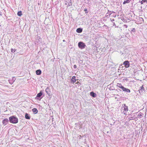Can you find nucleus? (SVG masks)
Wrapping results in <instances>:
<instances>
[{
	"label": "nucleus",
	"instance_id": "bb28decb",
	"mask_svg": "<svg viewBox=\"0 0 147 147\" xmlns=\"http://www.w3.org/2000/svg\"><path fill=\"white\" fill-rule=\"evenodd\" d=\"M115 24L114 23H113V26H115Z\"/></svg>",
	"mask_w": 147,
	"mask_h": 147
},
{
	"label": "nucleus",
	"instance_id": "6ab92c4d",
	"mask_svg": "<svg viewBox=\"0 0 147 147\" xmlns=\"http://www.w3.org/2000/svg\"><path fill=\"white\" fill-rule=\"evenodd\" d=\"M139 20L141 21V22H144V20L142 18H139Z\"/></svg>",
	"mask_w": 147,
	"mask_h": 147
},
{
	"label": "nucleus",
	"instance_id": "f03ea898",
	"mask_svg": "<svg viewBox=\"0 0 147 147\" xmlns=\"http://www.w3.org/2000/svg\"><path fill=\"white\" fill-rule=\"evenodd\" d=\"M78 46L80 48L82 49L85 48L86 45L83 42H80L78 43Z\"/></svg>",
	"mask_w": 147,
	"mask_h": 147
},
{
	"label": "nucleus",
	"instance_id": "412c9836",
	"mask_svg": "<svg viewBox=\"0 0 147 147\" xmlns=\"http://www.w3.org/2000/svg\"><path fill=\"white\" fill-rule=\"evenodd\" d=\"M84 11H85V13H88V12L87 11V10L86 8L84 10Z\"/></svg>",
	"mask_w": 147,
	"mask_h": 147
},
{
	"label": "nucleus",
	"instance_id": "c756f323",
	"mask_svg": "<svg viewBox=\"0 0 147 147\" xmlns=\"http://www.w3.org/2000/svg\"><path fill=\"white\" fill-rule=\"evenodd\" d=\"M63 42H65V40H63Z\"/></svg>",
	"mask_w": 147,
	"mask_h": 147
},
{
	"label": "nucleus",
	"instance_id": "6e6552de",
	"mask_svg": "<svg viewBox=\"0 0 147 147\" xmlns=\"http://www.w3.org/2000/svg\"><path fill=\"white\" fill-rule=\"evenodd\" d=\"M71 82L74 83L75 82L76 80V77L75 76H73L72 77L71 79Z\"/></svg>",
	"mask_w": 147,
	"mask_h": 147
},
{
	"label": "nucleus",
	"instance_id": "393cba45",
	"mask_svg": "<svg viewBox=\"0 0 147 147\" xmlns=\"http://www.w3.org/2000/svg\"><path fill=\"white\" fill-rule=\"evenodd\" d=\"M47 90V88L46 89V90L45 91H46V93H47L48 94V91Z\"/></svg>",
	"mask_w": 147,
	"mask_h": 147
},
{
	"label": "nucleus",
	"instance_id": "aec40b11",
	"mask_svg": "<svg viewBox=\"0 0 147 147\" xmlns=\"http://www.w3.org/2000/svg\"><path fill=\"white\" fill-rule=\"evenodd\" d=\"M9 83L10 84H12L13 82V81H12L11 80H9Z\"/></svg>",
	"mask_w": 147,
	"mask_h": 147
},
{
	"label": "nucleus",
	"instance_id": "b1692460",
	"mask_svg": "<svg viewBox=\"0 0 147 147\" xmlns=\"http://www.w3.org/2000/svg\"><path fill=\"white\" fill-rule=\"evenodd\" d=\"M131 31H133V32H135V28H133L131 30Z\"/></svg>",
	"mask_w": 147,
	"mask_h": 147
},
{
	"label": "nucleus",
	"instance_id": "9b49d317",
	"mask_svg": "<svg viewBox=\"0 0 147 147\" xmlns=\"http://www.w3.org/2000/svg\"><path fill=\"white\" fill-rule=\"evenodd\" d=\"M36 73L37 75H40L41 74V71L40 69H38L36 71Z\"/></svg>",
	"mask_w": 147,
	"mask_h": 147
},
{
	"label": "nucleus",
	"instance_id": "a878e982",
	"mask_svg": "<svg viewBox=\"0 0 147 147\" xmlns=\"http://www.w3.org/2000/svg\"><path fill=\"white\" fill-rule=\"evenodd\" d=\"M124 26H125L126 28H127V26L126 25H125Z\"/></svg>",
	"mask_w": 147,
	"mask_h": 147
},
{
	"label": "nucleus",
	"instance_id": "f257e3e1",
	"mask_svg": "<svg viewBox=\"0 0 147 147\" xmlns=\"http://www.w3.org/2000/svg\"><path fill=\"white\" fill-rule=\"evenodd\" d=\"M9 122L11 123L15 124L18 123V119L14 116H12L9 118Z\"/></svg>",
	"mask_w": 147,
	"mask_h": 147
},
{
	"label": "nucleus",
	"instance_id": "2eb2a0df",
	"mask_svg": "<svg viewBox=\"0 0 147 147\" xmlns=\"http://www.w3.org/2000/svg\"><path fill=\"white\" fill-rule=\"evenodd\" d=\"M25 117L27 119H30V118L29 115L27 113L25 114Z\"/></svg>",
	"mask_w": 147,
	"mask_h": 147
},
{
	"label": "nucleus",
	"instance_id": "7ed1b4c3",
	"mask_svg": "<svg viewBox=\"0 0 147 147\" xmlns=\"http://www.w3.org/2000/svg\"><path fill=\"white\" fill-rule=\"evenodd\" d=\"M123 64L126 68H128L129 66V62L128 61H125Z\"/></svg>",
	"mask_w": 147,
	"mask_h": 147
},
{
	"label": "nucleus",
	"instance_id": "4be33fe9",
	"mask_svg": "<svg viewBox=\"0 0 147 147\" xmlns=\"http://www.w3.org/2000/svg\"><path fill=\"white\" fill-rule=\"evenodd\" d=\"M16 51V50H15V49H11V52L12 53H14V52H15Z\"/></svg>",
	"mask_w": 147,
	"mask_h": 147
},
{
	"label": "nucleus",
	"instance_id": "cd10ccee",
	"mask_svg": "<svg viewBox=\"0 0 147 147\" xmlns=\"http://www.w3.org/2000/svg\"><path fill=\"white\" fill-rule=\"evenodd\" d=\"M79 83V81H77V82H76V84H78Z\"/></svg>",
	"mask_w": 147,
	"mask_h": 147
},
{
	"label": "nucleus",
	"instance_id": "a211bd4d",
	"mask_svg": "<svg viewBox=\"0 0 147 147\" xmlns=\"http://www.w3.org/2000/svg\"><path fill=\"white\" fill-rule=\"evenodd\" d=\"M141 3L142 4H144L145 3H147V1L146 0H142L141 2Z\"/></svg>",
	"mask_w": 147,
	"mask_h": 147
},
{
	"label": "nucleus",
	"instance_id": "5701e85b",
	"mask_svg": "<svg viewBox=\"0 0 147 147\" xmlns=\"http://www.w3.org/2000/svg\"><path fill=\"white\" fill-rule=\"evenodd\" d=\"M77 66L76 65H74V69H76L77 68Z\"/></svg>",
	"mask_w": 147,
	"mask_h": 147
},
{
	"label": "nucleus",
	"instance_id": "ddd939ff",
	"mask_svg": "<svg viewBox=\"0 0 147 147\" xmlns=\"http://www.w3.org/2000/svg\"><path fill=\"white\" fill-rule=\"evenodd\" d=\"M82 29L80 28H78L76 30V32L79 33L81 32H82Z\"/></svg>",
	"mask_w": 147,
	"mask_h": 147
},
{
	"label": "nucleus",
	"instance_id": "20e7f679",
	"mask_svg": "<svg viewBox=\"0 0 147 147\" xmlns=\"http://www.w3.org/2000/svg\"><path fill=\"white\" fill-rule=\"evenodd\" d=\"M9 120L7 118L4 119L2 121V123L4 125H6L9 122Z\"/></svg>",
	"mask_w": 147,
	"mask_h": 147
},
{
	"label": "nucleus",
	"instance_id": "39448f33",
	"mask_svg": "<svg viewBox=\"0 0 147 147\" xmlns=\"http://www.w3.org/2000/svg\"><path fill=\"white\" fill-rule=\"evenodd\" d=\"M122 107L124 108L123 110L124 111L126 112L128 110V107L126 106L125 104H123L122 105Z\"/></svg>",
	"mask_w": 147,
	"mask_h": 147
},
{
	"label": "nucleus",
	"instance_id": "7c9ffc66",
	"mask_svg": "<svg viewBox=\"0 0 147 147\" xmlns=\"http://www.w3.org/2000/svg\"><path fill=\"white\" fill-rule=\"evenodd\" d=\"M80 137H81V136L80 135Z\"/></svg>",
	"mask_w": 147,
	"mask_h": 147
},
{
	"label": "nucleus",
	"instance_id": "0eeeda50",
	"mask_svg": "<svg viewBox=\"0 0 147 147\" xmlns=\"http://www.w3.org/2000/svg\"><path fill=\"white\" fill-rule=\"evenodd\" d=\"M42 95V92H40L39 93H38L36 97V99H38V98H40Z\"/></svg>",
	"mask_w": 147,
	"mask_h": 147
},
{
	"label": "nucleus",
	"instance_id": "f3484780",
	"mask_svg": "<svg viewBox=\"0 0 147 147\" xmlns=\"http://www.w3.org/2000/svg\"><path fill=\"white\" fill-rule=\"evenodd\" d=\"M17 14L19 16H21L22 15V11H18V12Z\"/></svg>",
	"mask_w": 147,
	"mask_h": 147
},
{
	"label": "nucleus",
	"instance_id": "423d86ee",
	"mask_svg": "<svg viewBox=\"0 0 147 147\" xmlns=\"http://www.w3.org/2000/svg\"><path fill=\"white\" fill-rule=\"evenodd\" d=\"M144 90V88L143 86L140 87V89L139 90V93L140 94L142 93L143 91Z\"/></svg>",
	"mask_w": 147,
	"mask_h": 147
},
{
	"label": "nucleus",
	"instance_id": "9d476101",
	"mask_svg": "<svg viewBox=\"0 0 147 147\" xmlns=\"http://www.w3.org/2000/svg\"><path fill=\"white\" fill-rule=\"evenodd\" d=\"M117 86L119 87V88H121L122 90L124 88V87L120 83H118L117 85Z\"/></svg>",
	"mask_w": 147,
	"mask_h": 147
},
{
	"label": "nucleus",
	"instance_id": "2f4dec72",
	"mask_svg": "<svg viewBox=\"0 0 147 147\" xmlns=\"http://www.w3.org/2000/svg\"><path fill=\"white\" fill-rule=\"evenodd\" d=\"M80 137H81V136L80 135Z\"/></svg>",
	"mask_w": 147,
	"mask_h": 147
},
{
	"label": "nucleus",
	"instance_id": "4468645a",
	"mask_svg": "<svg viewBox=\"0 0 147 147\" xmlns=\"http://www.w3.org/2000/svg\"><path fill=\"white\" fill-rule=\"evenodd\" d=\"M90 95L93 97H95L96 96V94L94 93L93 92H92L90 93Z\"/></svg>",
	"mask_w": 147,
	"mask_h": 147
},
{
	"label": "nucleus",
	"instance_id": "f8f14e48",
	"mask_svg": "<svg viewBox=\"0 0 147 147\" xmlns=\"http://www.w3.org/2000/svg\"><path fill=\"white\" fill-rule=\"evenodd\" d=\"M32 111L35 114L37 113L38 112V110L36 108H33L32 109Z\"/></svg>",
	"mask_w": 147,
	"mask_h": 147
},
{
	"label": "nucleus",
	"instance_id": "1a4fd4ad",
	"mask_svg": "<svg viewBox=\"0 0 147 147\" xmlns=\"http://www.w3.org/2000/svg\"><path fill=\"white\" fill-rule=\"evenodd\" d=\"M123 91L125 92H130V90L128 88H126L125 87L123 88V90H122Z\"/></svg>",
	"mask_w": 147,
	"mask_h": 147
},
{
	"label": "nucleus",
	"instance_id": "dca6fc26",
	"mask_svg": "<svg viewBox=\"0 0 147 147\" xmlns=\"http://www.w3.org/2000/svg\"><path fill=\"white\" fill-rule=\"evenodd\" d=\"M131 0H125L123 3V4H125L126 3H129Z\"/></svg>",
	"mask_w": 147,
	"mask_h": 147
},
{
	"label": "nucleus",
	"instance_id": "c85d7f7f",
	"mask_svg": "<svg viewBox=\"0 0 147 147\" xmlns=\"http://www.w3.org/2000/svg\"><path fill=\"white\" fill-rule=\"evenodd\" d=\"M114 21V19H112V21Z\"/></svg>",
	"mask_w": 147,
	"mask_h": 147
}]
</instances>
